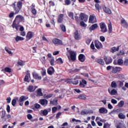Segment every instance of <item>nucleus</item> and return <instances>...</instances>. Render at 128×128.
Segmentation results:
<instances>
[{
    "label": "nucleus",
    "instance_id": "nucleus-32",
    "mask_svg": "<svg viewBox=\"0 0 128 128\" xmlns=\"http://www.w3.org/2000/svg\"><path fill=\"white\" fill-rule=\"evenodd\" d=\"M96 60L98 64H102V66L104 64V60L102 58H97Z\"/></svg>",
    "mask_w": 128,
    "mask_h": 128
},
{
    "label": "nucleus",
    "instance_id": "nucleus-64",
    "mask_svg": "<svg viewBox=\"0 0 128 128\" xmlns=\"http://www.w3.org/2000/svg\"><path fill=\"white\" fill-rule=\"evenodd\" d=\"M49 4L51 6H56V4H54V2L52 1H50L49 2Z\"/></svg>",
    "mask_w": 128,
    "mask_h": 128
},
{
    "label": "nucleus",
    "instance_id": "nucleus-42",
    "mask_svg": "<svg viewBox=\"0 0 128 128\" xmlns=\"http://www.w3.org/2000/svg\"><path fill=\"white\" fill-rule=\"evenodd\" d=\"M24 37L20 36H16V42H20V40H24Z\"/></svg>",
    "mask_w": 128,
    "mask_h": 128
},
{
    "label": "nucleus",
    "instance_id": "nucleus-36",
    "mask_svg": "<svg viewBox=\"0 0 128 128\" xmlns=\"http://www.w3.org/2000/svg\"><path fill=\"white\" fill-rule=\"evenodd\" d=\"M28 90L30 92H34V86H30V85L28 87Z\"/></svg>",
    "mask_w": 128,
    "mask_h": 128
},
{
    "label": "nucleus",
    "instance_id": "nucleus-11",
    "mask_svg": "<svg viewBox=\"0 0 128 128\" xmlns=\"http://www.w3.org/2000/svg\"><path fill=\"white\" fill-rule=\"evenodd\" d=\"M70 54V58L72 62H76V54L74 52H71Z\"/></svg>",
    "mask_w": 128,
    "mask_h": 128
},
{
    "label": "nucleus",
    "instance_id": "nucleus-59",
    "mask_svg": "<svg viewBox=\"0 0 128 128\" xmlns=\"http://www.w3.org/2000/svg\"><path fill=\"white\" fill-rule=\"evenodd\" d=\"M90 42H92V40L90 38H88L86 39V42L88 46L90 44Z\"/></svg>",
    "mask_w": 128,
    "mask_h": 128
},
{
    "label": "nucleus",
    "instance_id": "nucleus-40",
    "mask_svg": "<svg viewBox=\"0 0 128 128\" xmlns=\"http://www.w3.org/2000/svg\"><path fill=\"white\" fill-rule=\"evenodd\" d=\"M99 26L100 29H103L104 28L106 27V23H104V22H102L100 23Z\"/></svg>",
    "mask_w": 128,
    "mask_h": 128
},
{
    "label": "nucleus",
    "instance_id": "nucleus-48",
    "mask_svg": "<svg viewBox=\"0 0 128 128\" xmlns=\"http://www.w3.org/2000/svg\"><path fill=\"white\" fill-rule=\"evenodd\" d=\"M78 98H80V100H86V97L83 94H80L78 96Z\"/></svg>",
    "mask_w": 128,
    "mask_h": 128
},
{
    "label": "nucleus",
    "instance_id": "nucleus-29",
    "mask_svg": "<svg viewBox=\"0 0 128 128\" xmlns=\"http://www.w3.org/2000/svg\"><path fill=\"white\" fill-rule=\"evenodd\" d=\"M98 28V24H94L91 26L90 30V32H92V30H96Z\"/></svg>",
    "mask_w": 128,
    "mask_h": 128
},
{
    "label": "nucleus",
    "instance_id": "nucleus-33",
    "mask_svg": "<svg viewBox=\"0 0 128 128\" xmlns=\"http://www.w3.org/2000/svg\"><path fill=\"white\" fill-rule=\"evenodd\" d=\"M108 34H112V23L108 24Z\"/></svg>",
    "mask_w": 128,
    "mask_h": 128
},
{
    "label": "nucleus",
    "instance_id": "nucleus-31",
    "mask_svg": "<svg viewBox=\"0 0 128 128\" xmlns=\"http://www.w3.org/2000/svg\"><path fill=\"white\" fill-rule=\"evenodd\" d=\"M27 118H28V120H30L31 122H38V119L32 120V116L31 114H28L27 115Z\"/></svg>",
    "mask_w": 128,
    "mask_h": 128
},
{
    "label": "nucleus",
    "instance_id": "nucleus-1",
    "mask_svg": "<svg viewBox=\"0 0 128 128\" xmlns=\"http://www.w3.org/2000/svg\"><path fill=\"white\" fill-rule=\"evenodd\" d=\"M22 22H24V17L20 14L17 15L12 24V28H16V30H18L20 24Z\"/></svg>",
    "mask_w": 128,
    "mask_h": 128
},
{
    "label": "nucleus",
    "instance_id": "nucleus-38",
    "mask_svg": "<svg viewBox=\"0 0 128 128\" xmlns=\"http://www.w3.org/2000/svg\"><path fill=\"white\" fill-rule=\"evenodd\" d=\"M41 74L42 76H46V68H41Z\"/></svg>",
    "mask_w": 128,
    "mask_h": 128
},
{
    "label": "nucleus",
    "instance_id": "nucleus-19",
    "mask_svg": "<svg viewBox=\"0 0 128 128\" xmlns=\"http://www.w3.org/2000/svg\"><path fill=\"white\" fill-rule=\"evenodd\" d=\"M36 5L34 4H32L31 6V10L30 12L32 14H34V16H36Z\"/></svg>",
    "mask_w": 128,
    "mask_h": 128
},
{
    "label": "nucleus",
    "instance_id": "nucleus-24",
    "mask_svg": "<svg viewBox=\"0 0 128 128\" xmlns=\"http://www.w3.org/2000/svg\"><path fill=\"white\" fill-rule=\"evenodd\" d=\"M28 76H30V74L28 72V71H26V76L24 78V81L27 82H30V80H28Z\"/></svg>",
    "mask_w": 128,
    "mask_h": 128
},
{
    "label": "nucleus",
    "instance_id": "nucleus-25",
    "mask_svg": "<svg viewBox=\"0 0 128 128\" xmlns=\"http://www.w3.org/2000/svg\"><path fill=\"white\" fill-rule=\"evenodd\" d=\"M103 10H104V12H106V14H112V10L110 9V8H107L106 6H104L103 8Z\"/></svg>",
    "mask_w": 128,
    "mask_h": 128
},
{
    "label": "nucleus",
    "instance_id": "nucleus-21",
    "mask_svg": "<svg viewBox=\"0 0 128 128\" xmlns=\"http://www.w3.org/2000/svg\"><path fill=\"white\" fill-rule=\"evenodd\" d=\"M28 100V96H22L19 98V102H24V100Z\"/></svg>",
    "mask_w": 128,
    "mask_h": 128
},
{
    "label": "nucleus",
    "instance_id": "nucleus-30",
    "mask_svg": "<svg viewBox=\"0 0 128 128\" xmlns=\"http://www.w3.org/2000/svg\"><path fill=\"white\" fill-rule=\"evenodd\" d=\"M36 92L38 96H44V94L42 92V88H38Z\"/></svg>",
    "mask_w": 128,
    "mask_h": 128
},
{
    "label": "nucleus",
    "instance_id": "nucleus-7",
    "mask_svg": "<svg viewBox=\"0 0 128 128\" xmlns=\"http://www.w3.org/2000/svg\"><path fill=\"white\" fill-rule=\"evenodd\" d=\"M74 38L76 40H80L82 38V36L80 32H78V30H76L74 34Z\"/></svg>",
    "mask_w": 128,
    "mask_h": 128
},
{
    "label": "nucleus",
    "instance_id": "nucleus-52",
    "mask_svg": "<svg viewBox=\"0 0 128 128\" xmlns=\"http://www.w3.org/2000/svg\"><path fill=\"white\" fill-rule=\"evenodd\" d=\"M52 94H48V95H44V98H46L47 100H48V98H52Z\"/></svg>",
    "mask_w": 128,
    "mask_h": 128
},
{
    "label": "nucleus",
    "instance_id": "nucleus-53",
    "mask_svg": "<svg viewBox=\"0 0 128 128\" xmlns=\"http://www.w3.org/2000/svg\"><path fill=\"white\" fill-rule=\"evenodd\" d=\"M4 116H6V110H2V111L1 118L2 119L4 118Z\"/></svg>",
    "mask_w": 128,
    "mask_h": 128
},
{
    "label": "nucleus",
    "instance_id": "nucleus-12",
    "mask_svg": "<svg viewBox=\"0 0 128 128\" xmlns=\"http://www.w3.org/2000/svg\"><path fill=\"white\" fill-rule=\"evenodd\" d=\"M51 109L50 108H48V110H41L40 111V114L41 116H48V112H50Z\"/></svg>",
    "mask_w": 128,
    "mask_h": 128
},
{
    "label": "nucleus",
    "instance_id": "nucleus-39",
    "mask_svg": "<svg viewBox=\"0 0 128 128\" xmlns=\"http://www.w3.org/2000/svg\"><path fill=\"white\" fill-rule=\"evenodd\" d=\"M108 92L109 94H111V96H114L115 94H116V92H118L115 89L112 90L111 92H110V90H108Z\"/></svg>",
    "mask_w": 128,
    "mask_h": 128
},
{
    "label": "nucleus",
    "instance_id": "nucleus-61",
    "mask_svg": "<svg viewBox=\"0 0 128 128\" xmlns=\"http://www.w3.org/2000/svg\"><path fill=\"white\" fill-rule=\"evenodd\" d=\"M81 114L82 116H84L85 114H88V111L85 110H82L81 112Z\"/></svg>",
    "mask_w": 128,
    "mask_h": 128
},
{
    "label": "nucleus",
    "instance_id": "nucleus-17",
    "mask_svg": "<svg viewBox=\"0 0 128 128\" xmlns=\"http://www.w3.org/2000/svg\"><path fill=\"white\" fill-rule=\"evenodd\" d=\"M78 60L81 62H84V60H86V56H84V54H79Z\"/></svg>",
    "mask_w": 128,
    "mask_h": 128
},
{
    "label": "nucleus",
    "instance_id": "nucleus-41",
    "mask_svg": "<svg viewBox=\"0 0 128 128\" xmlns=\"http://www.w3.org/2000/svg\"><path fill=\"white\" fill-rule=\"evenodd\" d=\"M16 14L14 12L12 11L10 12L9 14V18H14V16Z\"/></svg>",
    "mask_w": 128,
    "mask_h": 128
},
{
    "label": "nucleus",
    "instance_id": "nucleus-46",
    "mask_svg": "<svg viewBox=\"0 0 128 128\" xmlns=\"http://www.w3.org/2000/svg\"><path fill=\"white\" fill-rule=\"evenodd\" d=\"M68 14L69 18H71V20H74V12H68Z\"/></svg>",
    "mask_w": 128,
    "mask_h": 128
},
{
    "label": "nucleus",
    "instance_id": "nucleus-50",
    "mask_svg": "<svg viewBox=\"0 0 128 128\" xmlns=\"http://www.w3.org/2000/svg\"><path fill=\"white\" fill-rule=\"evenodd\" d=\"M120 22L122 24H124V26H128V22H126V20L124 19L122 20Z\"/></svg>",
    "mask_w": 128,
    "mask_h": 128
},
{
    "label": "nucleus",
    "instance_id": "nucleus-14",
    "mask_svg": "<svg viewBox=\"0 0 128 128\" xmlns=\"http://www.w3.org/2000/svg\"><path fill=\"white\" fill-rule=\"evenodd\" d=\"M47 72L50 76H52L54 74V68L52 66H50L47 70Z\"/></svg>",
    "mask_w": 128,
    "mask_h": 128
},
{
    "label": "nucleus",
    "instance_id": "nucleus-60",
    "mask_svg": "<svg viewBox=\"0 0 128 128\" xmlns=\"http://www.w3.org/2000/svg\"><path fill=\"white\" fill-rule=\"evenodd\" d=\"M61 115H62V112H58L56 115V119L58 120V118H60V116Z\"/></svg>",
    "mask_w": 128,
    "mask_h": 128
},
{
    "label": "nucleus",
    "instance_id": "nucleus-28",
    "mask_svg": "<svg viewBox=\"0 0 128 128\" xmlns=\"http://www.w3.org/2000/svg\"><path fill=\"white\" fill-rule=\"evenodd\" d=\"M118 50H120V46H118L117 48L114 46L110 49V52H112V54H114V52H118Z\"/></svg>",
    "mask_w": 128,
    "mask_h": 128
},
{
    "label": "nucleus",
    "instance_id": "nucleus-27",
    "mask_svg": "<svg viewBox=\"0 0 128 128\" xmlns=\"http://www.w3.org/2000/svg\"><path fill=\"white\" fill-rule=\"evenodd\" d=\"M96 10L98 12H100V10H102V6L100 5V4L96 3L94 5Z\"/></svg>",
    "mask_w": 128,
    "mask_h": 128
},
{
    "label": "nucleus",
    "instance_id": "nucleus-45",
    "mask_svg": "<svg viewBox=\"0 0 128 128\" xmlns=\"http://www.w3.org/2000/svg\"><path fill=\"white\" fill-rule=\"evenodd\" d=\"M118 116L119 118H120L121 120H124V118H126V116H124L122 113L119 114Z\"/></svg>",
    "mask_w": 128,
    "mask_h": 128
},
{
    "label": "nucleus",
    "instance_id": "nucleus-26",
    "mask_svg": "<svg viewBox=\"0 0 128 128\" xmlns=\"http://www.w3.org/2000/svg\"><path fill=\"white\" fill-rule=\"evenodd\" d=\"M99 112L103 114H106L108 112V110L104 107H102L99 109Z\"/></svg>",
    "mask_w": 128,
    "mask_h": 128
},
{
    "label": "nucleus",
    "instance_id": "nucleus-35",
    "mask_svg": "<svg viewBox=\"0 0 128 128\" xmlns=\"http://www.w3.org/2000/svg\"><path fill=\"white\" fill-rule=\"evenodd\" d=\"M50 104H52L53 106H56L58 104V99L54 98L53 100L50 101Z\"/></svg>",
    "mask_w": 128,
    "mask_h": 128
},
{
    "label": "nucleus",
    "instance_id": "nucleus-5",
    "mask_svg": "<svg viewBox=\"0 0 128 128\" xmlns=\"http://www.w3.org/2000/svg\"><path fill=\"white\" fill-rule=\"evenodd\" d=\"M122 70V68L120 67L112 66L111 72H112V74H117V72H121Z\"/></svg>",
    "mask_w": 128,
    "mask_h": 128
},
{
    "label": "nucleus",
    "instance_id": "nucleus-13",
    "mask_svg": "<svg viewBox=\"0 0 128 128\" xmlns=\"http://www.w3.org/2000/svg\"><path fill=\"white\" fill-rule=\"evenodd\" d=\"M116 128H126V126L120 122H118L116 124Z\"/></svg>",
    "mask_w": 128,
    "mask_h": 128
},
{
    "label": "nucleus",
    "instance_id": "nucleus-20",
    "mask_svg": "<svg viewBox=\"0 0 128 128\" xmlns=\"http://www.w3.org/2000/svg\"><path fill=\"white\" fill-rule=\"evenodd\" d=\"M94 20V16H90L89 17V20H88V22L90 24H94L95 22H96V19Z\"/></svg>",
    "mask_w": 128,
    "mask_h": 128
},
{
    "label": "nucleus",
    "instance_id": "nucleus-57",
    "mask_svg": "<svg viewBox=\"0 0 128 128\" xmlns=\"http://www.w3.org/2000/svg\"><path fill=\"white\" fill-rule=\"evenodd\" d=\"M80 26H82V28H86V23L84 21H81L80 22Z\"/></svg>",
    "mask_w": 128,
    "mask_h": 128
},
{
    "label": "nucleus",
    "instance_id": "nucleus-44",
    "mask_svg": "<svg viewBox=\"0 0 128 128\" xmlns=\"http://www.w3.org/2000/svg\"><path fill=\"white\" fill-rule=\"evenodd\" d=\"M111 86L112 88H116V86H118V84L116 82L113 81L111 83Z\"/></svg>",
    "mask_w": 128,
    "mask_h": 128
},
{
    "label": "nucleus",
    "instance_id": "nucleus-55",
    "mask_svg": "<svg viewBox=\"0 0 128 128\" xmlns=\"http://www.w3.org/2000/svg\"><path fill=\"white\" fill-rule=\"evenodd\" d=\"M64 3L66 6H70L72 4V1L70 0H64Z\"/></svg>",
    "mask_w": 128,
    "mask_h": 128
},
{
    "label": "nucleus",
    "instance_id": "nucleus-58",
    "mask_svg": "<svg viewBox=\"0 0 128 128\" xmlns=\"http://www.w3.org/2000/svg\"><path fill=\"white\" fill-rule=\"evenodd\" d=\"M12 104L13 106H16V99H13L12 100Z\"/></svg>",
    "mask_w": 128,
    "mask_h": 128
},
{
    "label": "nucleus",
    "instance_id": "nucleus-51",
    "mask_svg": "<svg viewBox=\"0 0 128 128\" xmlns=\"http://www.w3.org/2000/svg\"><path fill=\"white\" fill-rule=\"evenodd\" d=\"M4 70L6 72H12V69L8 67L5 68Z\"/></svg>",
    "mask_w": 128,
    "mask_h": 128
},
{
    "label": "nucleus",
    "instance_id": "nucleus-62",
    "mask_svg": "<svg viewBox=\"0 0 128 128\" xmlns=\"http://www.w3.org/2000/svg\"><path fill=\"white\" fill-rule=\"evenodd\" d=\"M34 106L35 108H36L38 110L40 108V104L36 103L34 104Z\"/></svg>",
    "mask_w": 128,
    "mask_h": 128
},
{
    "label": "nucleus",
    "instance_id": "nucleus-10",
    "mask_svg": "<svg viewBox=\"0 0 128 128\" xmlns=\"http://www.w3.org/2000/svg\"><path fill=\"white\" fill-rule=\"evenodd\" d=\"M52 42L54 44H58L59 46H62V44H64L62 40L56 38L52 40Z\"/></svg>",
    "mask_w": 128,
    "mask_h": 128
},
{
    "label": "nucleus",
    "instance_id": "nucleus-3",
    "mask_svg": "<svg viewBox=\"0 0 128 128\" xmlns=\"http://www.w3.org/2000/svg\"><path fill=\"white\" fill-rule=\"evenodd\" d=\"M22 2L21 1H19L17 2L16 7H14V10L16 14H20V12L22 10Z\"/></svg>",
    "mask_w": 128,
    "mask_h": 128
},
{
    "label": "nucleus",
    "instance_id": "nucleus-4",
    "mask_svg": "<svg viewBox=\"0 0 128 128\" xmlns=\"http://www.w3.org/2000/svg\"><path fill=\"white\" fill-rule=\"evenodd\" d=\"M124 64V66H128V59H125L124 62V60L122 59H118V66H122V64Z\"/></svg>",
    "mask_w": 128,
    "mask_h": 128
},
{
    "label": "nucleus",
    "instance_id": "nucleus-49",
    "mask_svg": "<svg viewBox=\"0 0 128 128\" xmlns=\"http://www.w3.org/2000/svg\"><path fill=\"white\" fill-rule=\"evenodd\" d=\"M50 66H54V58L52 57V58L50 60Z\"/></svg>",
    "mask_w": 128,
    "mask_h": 128
},
{
    "label": "nucleus",
    "instance_id": "nucleus-37",
    "mask_svg": "<svg viewBox=\"0 0 128 128\" xmlns=\"http://www.w3.org/2000/svg\"><path fill=\"white\" fill-rule=\"evenodd\" d=\"M56 62L58 64H64V60H62V59L61 58H59L56 60Z\"/></svg>",
    "mask_w": 128,
    "mask_h": 128
},
{
    "label": "nucleus",
    "instance_id": "nucleus-8",
    "mask_svg": "<svg viewBox=\"0 0 128 128\" xmlns=\"http://www.w3.org/2000/svg\"><path fill=\"white\" fill-rule=\"evenodd\" d=\"M94 44L97 50H100V48H102V42H100V41L98 40H95L94 42Z\"/></svg>",
    "mask_w": 128,
    "mask_h": 128
},
{
    "label": "nucleus",
    "instance_id": "nucleus-56",
    "mask_svg": "<svg viewBox=\"0 0 128 128\" xmlns=\"http://www.w3.org/2000/svg\"><path fill=\"white\" fill-rule=\"evenodd\" d=\"M104 128H110V125L108 122L105 123L104 124Z\"/></svg>",
    "mask_w": 128,
    "mask_h": 128
},
{
    "label": "nucleus",
    "instance_id": "nucleus-2",
    "mask_svg": "<svg viewBox=\"0 0 128 128\" xmlns=\"http://www.w3.org/2000/svg\"><path fill=\"white\" fill-rule=\"evenodd\" d=\"M81 20H84L85 22H88V16L86 14H84V13H80V18L78 16H75V20L77 22H80Z\"/></svg>",
    "mask_w": 128,
    "mask_h": 128
},
{
    "label": "nucleus",
    "instance_id": "nucleus-47",
    "mask_svg": "<svg viewBox=\"0 0 128 128\" xmlns=\"http://www.w3.org/2000/svg\"><path fill=\"white\" fill-rule=\"evenodd\" d=\"M60 28L62 32H66V26H64V25L60 24Z\"/></svg>",
    "mask_w": 128,
    "mask_h": 128
},
{
    "label": "nucleus",
    "instance_id": "nucleus-22",
    "mask_svg": "<svg viewBox=\"0 0 128 128\" xmlns=\"http://www.w3.org/2000/svg\"><path fill=\"white\" fill-rule=\"evenodd\" d=\"M64 14H60L59 15L58 22L59 24H62V22H64Z\"/></svg>",
    "mask_w": 128,
    "mask_h": 128
},
{
    "label": "nucleus",
    "instance_id": "nucleus-9",
    "mask_svg": "<svg viewBox=\"0 0 128 128\" xmlns=\"http://www.w3.org/2000/svg\"><path fill=\"white\" fill-rule=\"evenodd\" d=\"M104 60L106 62V64H110L112 62V58L110 56H104Z\"/></svg>",
    "mask_w": 128,
    "mask_h": 128
},
{
    "label": "nucleus",
    "instance_id": "nucleus-15",
    "mask_svg": "<svg viewBox=\"0 0 128 128\" xmlns=\"http://www.w3.org/2000/svg\"><path fill=\"white\" fill-rule=\"evenodd\" d=\"M32 38H34V32L31 31L28 32L26 36L27 40H31Z\"/></svg>",
    "mask_w": 128,
    "mask_h": 128
},
{
    "label": "nucleus",
    "instance_id": "nucleus-6",
    "mask_svg": "<svg viewBox=\"0 0 128 128\" xmlns=\"http://www.w3.org/2000/svg\"><path fill=\"white\" fill-rule=\"evenodd\" d=\"M88 84V82L86 80L82 79V80H80L79 86L82 88H84Z\"/></svg>",
    "mask_w": 128,
    "mask_h": 128
},
{
    "label": "nucleus",
    "instance_id": "nucleus-23",
    "mask_svg": "<svg viewBox=\"0 0 128 128\" xmlns=\"http://www.w3.org/2000/svg\"><path fill=\"white\" fill-rule=\"evenodd\" d=\"M78 78H80V76H76L72 80V84H78Z\"/></svg>",
    "mask_w": 128,
    "mask_h": 128
},
{
    "label": "nucleus",
    "instance_id": "nucleus-54",
    "mask_svg": "<svg viewBox=\"0 0 128 128\" xmlns=\"http://www.w3.org/2000/svg\"><path fill=\"white\" fill-rule=\"evenodd\" d=\"M100 32H102L103 34L107 32H108V28L106 26L104 28H101Z\"/></svg>",
    "mask_w": 128,
    "mask_h": 128
},
{
    "label": "nucleus",
    "instance_id": "nucleus-43",
    "mask_svg": "<svg viewBox=\"0 0 128 128\" xmlns=\"http://www.w3.org/2000/svg\"><path fill=\"white\" fill-rule=\"evenodd\" d=\"M118 106L119 108H122L124 106V100L120 101V102L118 103Z\"/></svg>",
    "mask_w": 128,
    "mask_h": 128
},
{
    "label": "nucleus",
    "instance_id": "nucleus-34",
    "mask_svg": "<svg viewBox=\"0 0 128 128\" xmlns=\"http://www.w3.org/2000/svg\"><path fill=\"white\" fill-rule=\"evenodd\" d=\"M118 86H119V88H122V86H124V80H119L116 82Z\"/></svg>",
    "mask_w": 128,
    "mask_h": 128
},
{
    "label": "nucleus",
    "instance_id": "nucleus-18",
    "mask_svg": "<svg viewBox=\"0 0 128 128\" xmlns=\"http://www.w3.org/2000/svg\"><path fill=\"white\" fill-rule=\"evenodd\" d=\"M32 74L35 80H42V76H40L36 72H32Z\"/></svg>",
    "mask_w": 128,
    "mask_h": 128
},
{
    "label": "nucleus",
    "instance_id": "nucleus-16",
    "mask_svg": "<svg viewBox=\"0 0 128 128\" xmlns=\"http://www.w3.org/2000/svg\"><path fill=\"white\" fill-rule=\"evenodd\" d=\"M39 102L42 106H46L48 104V101L46 99H41L39 100Z\"/></svg>",
    "mask_w": 128,
    "mask_h": 128
},
{
    "label": "nucleus",
    "instance_id": "nucleus-63",
    "mask_svg": "<svg viewBox=\"0 0 128 128\" xmlns=\"http://www.w3.org/2000/svg\"><path fill=\"white\" fill-rule=\"evenodd\" d=\"M56 110H58V108L56 107H53L52 108V114H55Z\"/></svg>",
    "mask_w": 128,
    "mask_h": 128
}]
</instances>
